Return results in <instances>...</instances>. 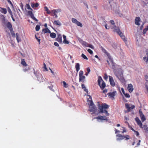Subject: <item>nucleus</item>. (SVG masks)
<instances>
[{"mask_svg":"<svg viewBox=\"0 0 148 148\" xmlns=\"http://www.w3.org/2000/svg\"><path fill=\"white\" fill-rule=\"evenodd\" d=\"M40 28V25H37L36 26V28H35L36 31H38L39 30Z\"/></svg>","mask_w":148,"mask_h":148,"instance_id":"34","label":"nucleus"},{"mask_svg":"<svg viewBox=\"0 0 148 148\" xmlns=\"http://www.w3.org/2000/svg\"><path fill=\"white\" fill-rule=\"evenodd\" d=\"M135 120L140 127L142 128V123L139 119L138 117H136L135 119Z\"/></svg>","mask_w":148,"mask_h":148,"instance_id":"14","label":"nucleus"},{"mask_svg":"<svg viewBox=\"0 0 148 148\" xmlns=\"http://www.w3.org/2000/svg\"><path fill=\"white\" fill-rule=\"evenodd\" d=\"M48 32L51 33V32L50 30L47 28L43 29L42 30V33L45 34Z\"/></svg>","mask_w":148,"mask_h":148,"instance_id":"23","label":"nucleus"},{"mask_svg":"<svg viewBox=\"0 0 148 148\" xmlns=\"http://www.w3.org/2000/svg\"><path fill=\"white\" fill-rule=\"evenodd\" d=\"M44 68L45 69V70L46 71H48V70H47V68L46 67V65L45 63L44 64Z\"/></svg>","mask_w":148,"mask_h":148,"instance_id":"52","label":"nucleus"},{"mask_svg":"<svg viewBox=\"0 0 148 148\" xmlns=\"http://www.w3.org/2000/svg\"><path fill=\"white\" fill-rule=\"evenodd\" d=\"M31 7L32 8H37L39 6V4L38 3H34L33 2H31Z\"/></svg>","mask_w":148,"mask_h":148,"instance_id":"20","label":"nucleus"},{"mask_svg":"<svg viewBox=\"0 0 148 148\" xmlns=\"http://www.w3.org/2000/svg\"><path fill=\"white\" fill-rule=\"evenodd\" d=\"M123 131L122 132V133H123L124 132H126V130L125 129V128L124 127H123Z\"/></svg>","mask_w":148,"mask_h":148,"instance_id":"58","label":"nucleus"},{"mask_svg":"<svg viewBox=\"0 0 148 148\" xmlns=\"http://www.w3.org/2000/svg\"><path fill=\"white\" fill-rule=\"evenodd\" d=\"M35 38L39 42V44H40V39H38L36 36V35L35 36Z\"/></svg>","mask_w":148,"mask_h":148,"instance_id":"53","label":"nucleus"},{"mask_svg":"<svg viewBox=\"0 0 148 148\" xmlns=\"http://www.w3.org/2000/svg\"><path fill=\"white\" fill-rule=\"evenodd\" d=\"M57 40L59 42L61 43L62 42V38L61 36H59L57 39Z\"/></svg>","mask_w":148,"mask_h":148,"instance_id":"28","label":"nucleus"},{"mask_svg":"<svg viewBox=\"0 0 148 148\" xmlns=\"http://www.w3.org/2000/svg\"><path fill=\"white\" fill-rule=\"evenodd\" d=\"M31 18H33V19H34V20L37 21V19L34 17V15L33 14H32L31 16H30Z\"/></svg>","mask_w":148,"mask_h":148,"instance_id":"43","label":"nucleus"},{"mask_svg":"<svg viewBox=\"0 0 148 148\" xmlns=\"http://www.w3.org/2000/svg\"><path fill=\"white\" fill-rule=\"evenodd\" d=\"M108 77L107 75L106 74H105L104 76V79L105 80H107L108 79Z\"/></svg>","mask_w":148,"mask_h":148,"instance_id":"46","label":"nucleus"},{"mask_svg":"<svg viewBox=\"0 0 148 148\" xmlns=\"http://www.w3.org/2000/svg\"><path fill=\"white\" fill-rule=\"evenodd\" d=\"M146 52L147 56L144 57L143 59L146 63H148V50H146Z\"/></svg>","mask_w":148,"mask_h":148,"instance_id":"17","label":"nucleus"},{"mask_svg":"<svg viewBox=\"0 0 148 148\" xmlns=\"http://www.w3.org/2000/svg\"><path fill=\"white\" fill-rule=\"evenodd\" d=\"M49 70H50L51 73L53 75H55V73L50 68H49Z\"/></svg>","mask_w":148,"mask_h":148,"instance_id":"59","label":"nucleus"},{"mask_svg":"<svg viewBox=\"0 0 148 148\" xmlns=\"http://www.w3.org/2000/svg\"><path fill=\"white\" fill-rule=\"evenodd\" d=\"M109 107L108 105L106 103H103L101 106H99L98 107L99 110V113H106L107 116L109 115V114L108 113L107 111L105 109L108 108Z\"/></svg>","mask_w":148,"mask_h":148,"instance_id":"3","label":"nucleus"},{"mask_svg":"<svg viewBox=\"0 0 148 148\" xmlns=\"http://www.w3.org/2000/svg\"><path fill=\"white\" fill-rule=\"evenodd\" d=\"M10 32H11V34L12 35H13L14 36V32L12 31H12H10Z\"/></svg>","mask_w":148,"mask_h":148,"instance_id":"63","label":"nucleus"},{"mask_svg":"<svg viewBox=\"0 0 148 148\" xmlns=\"http://www.w3.org/2000/svg\"><path fill=\"white\" fill-rule=\"evenodd\" d=\"M80 43L83 45V46L86 47H88V44L86 42L83 41L82 40H81L80 41Z\"/></svg>","mask_w":148,"mask_h":148,"instance_id":"19","label":"nucleus"},{"mask_svg":"<svg viewBox=\"0 0 148 148\" xmlns=\"http://www.w3.org/2000/svg\"><path fill=\"white\" fill-rule=\"evenodd\" d=\"M31 18H33V19H34V20L37 21V19L34 17V15L33 14H32L31 16H30Z\"/></svg>","mask_w":148,"mask_h":148,"instance_id":"42","label":"nucleus"},{"mask_svg":"<svg viewBox=\"0 0 148 148\" xmlns=\"http://www.w3.org/2000/svg\"><path fill=\"white\" fill-rule=\"evenodd\" d=\"M32 10H30L28 12V14L30 16L33 14L32 12Z\"/></svg>","mask_w":148,"mask_h":148,"instance_id":"48","label":"nucleus"},{"mask_svg":"<svg viewBox=\"0 0 148 148\" xmlns=\"http://www.w3.org/2000/svg\"><path fill=\"white\" fill-rule=\"evenodd\" d=\"M87 71H88V73H89L90 71V70L89 68H87Z\"/></svg>","mask_w":148,"mask_h":148,"instance_id":"55","label":"nucleus"},{"mask_svg":"<svg viewBox=\"0 0 148 148\" xmlns=\"http://www.w3.org/2000/svg\"><path fill=\"white\" fill-rule=\"evenodd\" d=\"M98 83L99 86L101 89H103L106 87V84L101 77H99L98 80Z\"/></svg>","mask_w":148,"mask_h":148,"instance_id":"6","label":"nucleus"},{"mask_svg":"<svg viewBox=\"0 0 148 148\" xmlns=\"http://www.w3.org/2000/svg\"><path fill=\"white\" fill-rule=\"evenodd\" d=\"M110 23L111 24V25H110V26L108 27V28L107 26V25L106 24L105 26V28L106 29H109L110 28H111V26H113L115 24V23L114 22V21L113 20H111L110 21Z\"/></svg>","mask_w":148,"mask_h":148,"instance_id":"16","label":"nucleus"},{"mask_svg":"<svg viewBox=\"0 0 148 148\" xmlns=\"http://www.w3.org/2000/svg\"><path fill=\"white\" fill-rule=\"evenodd\" d=\"M121 90L123 93L124 94H125V91H124V88H121Z\"/></svg>","mask_w":148,"mask_h":148,"instance_id":"57","label":"nucleus"},{"mask_svg":"<svg viewBox=\"0 0 148 148\" xmlns=\"http://www.w3.org/2000/svg\"><path fill=\"white\" fill-rule=\"evenodd\" d=\"M53 23L56 25H58L59 26H60L61 25L60 22L58 20L54 21Z\"/></svg>","mask_w":148,"mask_h":148,"instance_id":"26","label":"nucleus"},{"mask_svg":"<svg viewBox=\"0 0 148 148\" xmlns=\"http://www.w3.org/2000/svg\"><path fill=\"white\" fill-rule=\"evenodd\" d=\"M87 51L90 54H92L93 53L92 51L89 49H88Z\"/></svg>","mask_w":148,"mask_h":148,"instance_id":"44","label":"nucleus"},{"mask_svg":"<svg viewBox=\"0 0 148 148\" xmlns=\"http://www.w3.org/2000/svg\"><path fill=\"white\" fill-rule=\"evenodd\" d=\"M21 63L24 66H26L27 65L25 61H24V59L21 60Z\"/></svg>","mask_w":148,"mask_h":148,"instance_id":"32","label":"nucleus"},{"mask_svg":"<svg viewBox=\"0 0 148 148\" xmlns=\"http://www.w3.org/2000/svg\"><path fill=\"white\" fill-rule=\"evenodd\" d=\"M135 132L136 133V134L137 136H138L139 135V133L138 132L136 131H135Z\"/></svg>","mask_w":148,"mask_h":148,"instance_id":"62","label":"nucleus"},{"mask_svg":"<svg viewBox=\"0 0 148 148\" xmlns=\"http://www.w3.org/2000/svg\"><path fill=\"white\" fill-rule=\"evenodd\" d=\"M142 128H143L145 130L148 132V127H147V126L146 125H144Z\"/></svg>","mask_w":148,"mask_h":148,"instance_id":"31","label":"nucleus"},{"mask_svg":"<svg viewBox=\"0 0 148 148\" xmlns=\"http://www.w3.org/2000/svg\"><path fill=\"white\" fill-rule=\"evenodd\" d=\"M124 95L126 97L129 98L130 97V95L127 93H125Z\"/></svg>","mask_w":148,"mask_h":148,"instance_id":"47","label":"nucleus"},{"mask_svg":"<svg viewBox=\"0 0 148 148\" xmlns=\"http://www.w3.org/2000/svg\"><path fill=\"white\" fill-rule=\"evenodd\" d=\"M83 74L84 73L82 71H80L79 72V81L80 82L82 81L83 82H84L85 79V77L83 75Z\"/></svg>","mask_w":148,"mask_h":148,"instance_id":"7","label":"nucleus"},{"mask_svg":"<svg viewBox=\"0 0 148 148\" xmlns=\"http://www.w3.org/2000/svg\"><path fill=\"white\" fill-rule=\"evenodd\" d=\"M20 6H21V9H22V10H23L24 9H23V5L22 4Z\"/></svg>","mask_w":148,"mask_h":148,"instance_id":"64","label":"nucleus"},{"mask_svg":"<svg viewBox=\"0 0 148 148\" xmlns=\"http://www.w3.org/2000/svg\"><path fill=\"white\" fill-rule=\"evenodd\" d=\"M44 8H45V10L47 12V14H49L51 13V12L49 10V9H48V8H47V7H45Z\"/></svg>","mask_w":148,"mask_h":148,"instance_id":"30","label":"nucleus"},{"mask_svg":"<svg viewBox=\"0 0 148 148\" xmlns=\"http://www.w3.org/2000/svg\"><path fill=\"white\" fill-rule=\"evenodd\" d=\"M116 94V91H114L112 92L108 93V95L110 98L113 99L114 98V97L115 96Z\"/></svg>","mask_w":148,"mask_h":148,"instance_id":"10","label":"nucleus"},{"mask_svg":"<svg viewBox=\"0 0 148 148\" xmlns=\"http://www.w3.org/2000/svg\"><path fill=\"white\" fill-rule=\"evenodd\" d=\"M109 81L110 85L112 86H114L115 85V83L113 79V77L110 76H109Z\"/></svg>","mask_w":148,"mask_h":148,"instance_id":"11","label":"nucleus"},{"mask_svg":"<svg viewBox=\"0 0 148 148\" xmlns=\"http://www.w3.org/2000/svg\"><path fill=\"white\" fill-rule=\"evenodd\" d=\"M114 72L115 75L121 82H123L125 81V79L123 77V72L121 69L115 70Z\"/></svg>","mask_w":148,"mask_h":148,"instance_id":"2","label":"nucleus"},{"mask_svg":"<svg viewBox=\"0 0 148 148\" xmlns=\"http://www.w3.org/2000/svg\"><path fill=\"white\" fill-rule=\"evenodd\" d=\"M4 25L9 29L10 31L12 30V25L9 22H5Z\"/></svg>","mask_w":148,"mask_h":148,"instance_id":"13","label":"nucleus"},{"mask_svg":"<svg viewBox=\"0 0 148 148\" xmlns=\"http://www.w3.org/2000/svg\"><path fill=\"white\" fill-rule=\"evenodd\" d=\"M25 7L27 9L33 11V10L31 8L29 5L28 4H27L25 5Z\"/></svg>","mask_w":148,"mask_h":148,"instance_id":"29","label":"nucleus"},{"mask_svg":"<svg viewBox=\"0 0 148 148\" xmlns=\"http://www.w3.org/2000/svg\"><path fill=\"white\" fill-rule=\"evenodd\" d=\"M111 28L112 29H113L114 32H116L125 42L126 41L125 36L120 31V29L118 27L116 26L115 25H114L113 26H111Z\"/></svg>","mask_w":148,"mask_h":148,"instance_id":"4","label":"nucleus"},{"mask_svg":"<svg viewBox=\"0 0 148 148\" xmlns=\"http://www.w3.org/2000/svg\"><path fill=\"white\" fill-rule=\"evenodd\" d=\"M75 67L76 69L77 73L80 69V65L79 63H77L75 65Z\"/></svg>","mask_w":148,"mask_h":148,"instance_id":"24","label":"nucleus"},{"mask_svg":"<svg viewBox=\"0 0 148 148\" xmlns=\"http://www.w3.org/2000/svg\"><path fill=\"white\" fill-rule=\"evenodd\" d=\"M95 119L101 120H107V119L105 116H99L97 117Z\"/></svg>","mask_w":148,"mask_h":148,"instance_id":"15","label":"nucleus"},{"mask_svg":"<svg viewBox=\"0 0 148 148\" xmlns=\"http://www.w3.org/2000/svg\"><path fill=\"white\" fill-rule=\"evenodd\" d=\"M16 39L18 42L21 41V38L18 36V34L17 33L16 34Z\"/></svg>","mask_w":148,"mask_h":148,"instance_id":"25","label":"nucleus"},{"mask_svg":"<svg viewBox=\"0 0 148 148\" xmlns=\"http://www.w3.org/2000/svg\"><path fill=\"white\" fill-rule=\"evenodd\" d=\"M139 112L142 121V122L146 120V119L144 115L143 114V112L141 111V110H139Z\"/></svg>","mask_w":148,"mask_h":148,"instance_id":"9","label":"nucleus"},{"mask_svg":"<svg viewBox=\"0 0 148 148\" xmlns=\"http://www.w3.org/2000/svg\"><path fill=\"white\" fill-rule=\"evenodd\" d=\"M127 89L130 93L132 92L134 90L133 87L132 85L131 84H129L128 85Z\"/></svg>","mask_w":148,"mask_h":148,"instance_id":"12","label":"nucleus"},{"mask_svg":"<svg viewBox=\"0 0 148 148\" xmlns=\"http://www.w3.org/2000/svg\"><path fill=\"white\" fill-rule=\"evenodd\" d=\"M145 78L147 81L148 82V76L146 75L145 76Z\"/></svg>","mask_w":148,"mask_h":148,"instance_id":"56","label":"nucleus"},{"mask_svg":"<svg viewBox=\"0 0 148 148\" xmlns=\"http://www.w3.org/2000/svg\"><path fill=\"white\" fill-rule=\"evenodd\" d=\"M116 136L117 137H120V138H117L116 139V140H122V139H124V136H123L121 134H117L116 135Z\"/></svg>","mask_w":148,"mask_h":148,"instance_id":"21","label":"nucleus"},{"mask_svg":"<svg viewBox=\"0 0 148 148\" xmlns=\"http://www.w3.org/2000/svg\"><path fill=\"white\" fill-rule=\"evenodd\" d=\"M56 13H58L61 12V10L60 9H58L56 10Z\"/></svg>","mask_w":148,"mask_h":148,"instance_id":"49","label":"nucleus"},{"mask_svg":"<svg viewBox=\"0 0 148 148\" xmlns=\"http://www.w3.org/2000/svg\"><path fill=\"white\" fill-rule=\"evenodd\" d=\"M82 57L84 59L88 60V59L87 57L84 54L82 53Z\"/></svg>","mask_w":148,"mask_h":148,"instance_id":"36","label":"nucleus"},{"mask_svg":"<svg viewBox=\"0 0 148 148\" xmlns=\"http://www.w3.org/2000/svg\"><path fill=\"white\" fill-rule=\"evenodd\" d=\"M72 22L76 24L77 26L80 27H82V25L80 22L78 21L75 18H72Z\"/></svg>","mask_w":148,"mask_h":148,"instance_id":"8","label":"nucleus"},{"mask_svg":"<svg viewBox=\"0 0 148 148\" xmlns=\"http://www.w3.org/2000/svg\"><path fill=\"white\" fill-rule=\"evenodd\" d=\"M140 18L139 17H136L135 20V23L136 25H140V24L139 23V22L140 21Z\"/></svg>","mask_w":148,"mask_h":148,"instance_id":"22","label":"nucleus"},{"mask_svg":"<svg viewBox=\"0 0 148 148\" xmlns=\"http://www.w3.org/2000/svg\"><path fill=\"white\" fill-rule=\"evenodd\" d=\"M140 140H139V141H138V142L137 143V145L138 146H139L140 145Z\"/></svg>","mask_w":148,"mask_h":148,"instance_id":"61","label":"nucleus"},{"mask_svg":"<svg viewBox=\"0 0 148 148\" xmlns=\"http://www.w3.org/2000/svg\"><path fill=\"white\" fill-rule=\"evenodd\" d=\"M108 58L107 60V62L108 64V65L112 69H114L115 68V63L113 62V60L111 58L110 56L108 55Z\"/></svg>","mask_w":148,"mask_h":148,"instance_id":"5","label":"nucleus"},{"mask_svg":"<svg viewBox=\"0 0 148 148\" xmlns=\"http://www.w3.org/2000/svg\"><path fill=\"white\" fill-rule=\"evenodd\" d=\"M90 100H88L87 101V103L89 107V111L92 112V113H94L97 110L96 108L93 104V102L91 100V97L90 95H88Z\"/></svg>","mask_w":148,"mask_h":148,"instance_id":"1","label":"nucleus"},{"mask_svg":"<svg viewBox=\"0 0 148 148\" xmlns=\"http://www.w3.org/2000/svg\"><path fill=\"white\" fill-rule=\"evenodd\" d=\"M50 37L53 38H54L56 37V34L55 33H50Z\"/></svg>","mask_w":148,"mask_h":148,"instance_id":"27","label":"nucleus"},{"mask_svg":"<svg viewBox=\"0 0 148 148\" xmlns=\"http://www.w3.org/2000/svg\"><path fill=\"white\" fill-rule=\"evenodd\" d=\"M126 108L127 109L128 111H130V110L131 108L129 106V105L128 103L125 104Z\"/></svg>","mask_w":148,"mask_h":148,"instance_id":"33","label":"nucleus"},{"mask_svg":"<svg viewBox=\"0 0 148 148\" xmlns=\"http://www.w3.org/2000/svg\"><path fill=\"white\" fill-rule=\"evenodd\" d=\"M0 11L4 14H5L7 12V10L5 8L0 7Z\"/></svg>","mask_w":148,"mask_h":148,"instance_id":"18","label":"nucleus"},{"mask_svg":"<svg viewBox=\"0 0 148 148\" xmlns=\"http://www.w3.org/2000/svg\"><path fill=\"white\" fill-rule=\"evenodd\" d=\"M8 12L11 15V16H13L12 12L11 10H10V8H8Z\"/></svg>","mask_w":148,"mask_h":148,"instance_id":"41","label":"nucleus"},{"mask_svg":"<svg viewBox=\"0 0 148 148\" xmlns=\"http://www.w3.org/2000/svg\"><path fill=\"white\" fill-rule=\"evenodd\" d=\"M63 85L64 87L65 88H67L68 86V85L66 83L64 82L63 81Z\"/></svg>","mask_w":148,"mask_h":148,"instance_id":"38","label":"nucleus"},{"mask_svg":"<svg viewBox=\"0 0 148 148\" xmlns=\"http://www.w3.org/2000/svg\"><path fill=\"white\" fill-rule=\"evenodd\" d=\"M63 42L66 44H68L69 43V42L66 40V39L64 40Z\"/></svg>","mask_w":148,"mask_h":148,"instance_id":"40","label":"nucleus"},{"mask_svg":"<svg viewBox=\"0 0 148 148\" xmlns=\"http://www.w3.org/2000/svg\"><path fill=\"white\" fill-rule=\"evenodd\" d=\"M88 47L92 49H94V47L92 45L90 44H88Z\"/></svg>","mask_w":148,"mask_h":148,"instance_id":"45","label":"nucleus"},{"mask_svg":"<svg viewBox=\"0 0 148 148\" xmlns=\"http://www.w3.org/2000/svg\"><path fill=\"white\" fill-rule=\"evenodd\" d=\"M115 131L116 134L117 133V132H120L119 131L117 130L116 129H115Z\"/></svg>","mask_w":148,"mask_h":148,"instance_id":"60","label":"nucleus"},{"mask_svg":"<svg viewBox=\"0 0 148 148\" xmlns=\"http://www.w3.org/2000/svg\"><path fill=\"white\" fill-rule=\"evenodd\" d=\"M82 88H84V90L87 92H88V90L86 88L85 85L84 84H82Z\"/></svg>","mask_w":148,"mask_h":148,"instance_id":"35","label":"nucleus"},{"mask_svg":"<svg viewBox=\"0 0 148 148\" xmlns=\"http://www.w3.org/2000/svg\"><path fill=\"white\" fill-rule=\"evenodd\" d=\"M54 45L56 46V47H59V45L57 42H55L54 43Z\"/></svg>","mask_w":148,"mask_h":148,"instance_id":"51","label":"nucleus"},{"mask_svg":"<svg viewBox=\"0 0 148 148\" xmlns=\"http://www.w3.org/2000/svg\"><path fill=\"white\" fill-rule=\"evenodd\" d=\"M108 91V90L107 89H105L103 91V93H106Z\"/></svg>","mask_w":148,"mask_h":148,"instance_id":"54","label":"nucleus"},{"mask_svg":"<svg viewBox=\"0 0 148 148\" xmlns=\"http://www.w3.org/2000/svg\"><path fill=\"white\" fill-rule=\"evenodd\" d=\"M148 30V26H147V27L145 28L143 30V34H145L147 32V31Z\"/></svg>","mask_w":148,"mask_h":148,"instance_id":"37","label":"nucleus"},{"mask_svg":"<svg viewBox=\"0 0 148 148\" xmlns=\"http://www.w3.org/2000/svg\"><path fill=\"white\" fill-rule=\"evenodd\" d=\"M124 136V138H126V140H127L129 139L130 136L129 135H126Z\"/></svg>","mask_w":148,"mask_h":148,"instance_id":"39","label":"nucleus"},{"mask_svg":"<svg viewBox=\"0 0 148 148\" xmlns=\"http://www.w3.org/2000/svg\"><path fill=\"white\" fill-rule=\"evenodd\" d=\"M51 12L54 14V15L56 14V10L55 9L53 10H52Z\"/></svg>","mask_w":148,"mask_h":148,"instance_id":"50","label":"nucleus"}]
</instances>
